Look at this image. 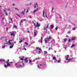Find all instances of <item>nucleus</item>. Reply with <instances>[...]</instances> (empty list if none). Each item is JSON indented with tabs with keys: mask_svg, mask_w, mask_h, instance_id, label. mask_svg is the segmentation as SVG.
Returning a JSON list of instances; mask_svg holds the SVG:
<instances>
[{
	"mask_svg": "<svg viewBox=\"0 0 77 77\" xmlns=\"http://www.w3.org/2000/svg\"><path fill=\"white\" fill-rule=\"evenodd\" d=\"M9 24H10V23H11V22L9 21Z\"/></svg>",
	"mask_w": 77,
	"mask_h": 77,
	"instance_id": "nucleus-61",
	"label": "nucleus"
},
{
	"mask_svg": "<svg viewBox=\"0 0 77 77\" xmlns=\"http://www.w3.org/2000/svg\"><path fill=\"white\" fill-rule=\"evenodd\" d=\"M68 42H71V39H69Z\"/></svg>",
	"mask_w": 77,
	"mask_h": 77,
	"instance_id": "nucleus-24",
	"label": "nucleus"
},
{
	"mask_svg": "<svg viewBox=\"0 0 77 77\" xmlns=\"http://www.w3.org/2000/svg\"><path fill=\"white\" fill-rule=\"evenodd\" d=\"M14 28H15V29H17V26L14 25H13V29H14Z\"/></svg>",
	"mask_w": 77,
	"mask_h": 77,
	"instance_id": "nucleus-8",
	"label": "nucleus"
},
{
	"mask_svg": "<svg viewBox=\"0 0 77 77\" xmlns=\"http://www.w3.org/2000/svg\"><path fill=\"white\" fill-rule=\"evenodd\" d=\"M38 11V9H37V10H34L33 12V13H34V14H35V12H36V11Z\"/></svg>",
	"mask_w": 77,
	"mask_h": 77,
	"instance_id": "nucleus-11",
	"label": "nucleus"
},
{
	"mask_svg": "<svg viewBox=\"0 0 77 77\" xmlns=\"http://www.w3.org/2000/svg\"><path fill=\"white\" fill-rule=\"evenodd\" d=\"M7 66H9L11 65V64H10L9 63H8V64H7Z\"/></svg>",
	"mask_w": 77,
	"mask_h": 77,
	"instance_id": "nucleus-20",
	"label": "nucleus"
},
{
	"mask_svg": "<svg viewBox=\"0 0 77 77\" xmlns=\"http://www.w3.org/2000/svg\"><path fill=\"white\" fill-rule=\"evenodd\" d=\"M42 39H43V38H42V37H41V39H40L42 41Z\"/></svg>",
	"mask_w": 77,
	"mask_h": 77,
	"instance_id": "nucleus-38",
	"label": "nucleus"
},
{
	"mask_svg": "<svg viewBox=\"0 0 77 77\" xmlns=\"http://www.w3.org/2000/svg\"><path fill=\"white\" fill-rule=\"evenodd\" d=\"M0 62H3V60H0Z\"/></svg>",
	"mask_w": 77,
	"mask_h": 77,
	"instance_id": "nucleus-41",
	"label": "nucleus"
},
{
	"mask_svg": "<svg viewBox=\"0 0 77 77\" xmlns=\"http://www.w3.org/2000/svg\"><path fill=\"white\" fill-rule=\"evenodd\" d=\"M57 29H58V28H57V27L55 28V30H57Z\"/></svg>",
	"mask_w": 77,
	"mask_h": 77,
	"instance_id": "nucleus-47",
	"label": "nucleus"
},
{
	"mask_svg": "<svg viewBox=\"0 0 77 77\" xmlns=\"http://www.w3.org/2000/svg\"><path fill=\"white\" fill-rule=\"evenodd\" d=\"M64 48H65V50H66V47L65 46V47H64Z\"/></svg>",
	"mask_w": 77,
	"mask_h": 77,
	"instance_id": "nucleus-37",
	"label": "nucleus"
},
{
	"mask_svg": "<svg viewBox=\"0 0 77 77\" xmlns=\"http://www.w3.org/2000/svg\"><path fill=\"white\" fill-rule=\"evenodd\" d=\"M5 14L6 16H8V13H7L5 12Z\"/></svg>",
	"mask_w": 77,
	"mask_h": 77,
	"instance_id": "nucleus-26",
	"label": "nucleus"
},
{
	"mask_svg": "<svg viewBox=\"0 0 77 77\" xmlns=\"http://www.w3.org/2000/svg\"><path fill=\"white\" fill-rule=\"evenodd\" d=\"M8 43H9H9H11V42H10V40H9L8 41Z\"/></svg>",
	"mask_w": 77,
	"mask_h": 77,
	"instance_id": "nucleus-45",
	"label": "nucleus"
},
{
	"mask_svg": "<svg viewBox=\"0 0 77 77\" xmlns=\"http://www.w3.org/2000/svg\"><path fill=\"white\" fill-rule=\"evenodd\" d=\"M76 29V28L75 27H74L72 28L73 30H75Z\"/></svg>",
	"mask_w": 77,
	"mask_h": 77,
	"instance_id": "nucleus-19",
	"label": "nucleus"
},
{
	"mask_svg": "<svg viewBox=\"0 0 77 77\" xmlns=\"http://www.w3.org/2000/svg\"><path fill=\"white\" fill-rule=\"evenodd\" d=\"M68 33H70V32L68 31Z\"/></svg>",
	"mask_w": 77,
	"mask_h": 77,
	"instance_id": "nucleus-55",
	"label": "nucleus"
},
{
	"mask_svg": "<svg viewBox=\"0 0 77 77\" xmlns=\"http://www.w3.org/2000/svg\"><path fill=\"white\" fill-rule=\"evenodd\" d=\"M29 12V11L28 10H27L26 11V12L27 13V12Z\"/></svg>",
	"mask_w": 77,
	"mask_h": 77,
	"instance_id": "nucleus-56",
	"label": "nucleus"
},
{
	"mask_svg": "<svg viewBox=\"0 0 77 77\" xmlns=\"http://www.w3.org/2000/svg\"><path fill=\"white\" fill-rule=\"evenodd\" d=\"M72 59L69 58V59H68V60H69V61H71V60H72Z\"/></svg>",
	"mask_w": 77,
	"mask_h": 77,
	"instance_id": "nucleus-18",
	"label": "nucleus"
},
{
	"mask_svg": "<svg viewBox=\"0 0 77 77\" xmlns=\"http://www.w3.org/2000/svg\"><path fill=\"white\" fill-rule=\"evenodd\" d=\"M5 67H6V68H8V66H7V65H5Z\"/></svg>",
	"mask_w": 77,
	"mask_h": 77,
	"instance_id": "nucleus-34",
	"label": "nucleus"
},
{
	"mask_svg": "<svg viewBox=\"0 0 77 77\" xmlns=\"http://www.w3.org/2000/svg\"><path fill=\"white\" fill-rule=\"evenodd\" d=\"M8 44V43H6V44H4V45H6V44Z\"/></svg>",
	"mask_w": 77,
	"mask_h": 77,
	"instance_id": "nucleus-53",
	"label": "nucleus"
},
{
	"mask_svg": "<svg viewBox=\"0 0 77 77\" xmlns=\"http://www.w3.org/2000/svg\"><path fill=\"white\" fill-rule=\"evenodd\" d=\"M13 6H15V4H13Z\"/></svg>",
	"mask_w": 77,
	"mask_h": 77,
	"instance_id": "nucleus-63",
	"label": "nucleus"
},
{
	"mask_svg": "<svg viewBox=\"0 0 77 77\" xmlns=\"http://www.w3.org/2000/svg\"><path fill=\"white\" fill-rule=\"evenodd\" d=\"M25 11H26V9H24V12H25Z\"/></svg>",
	"mask_w": 77,
	"mask_h": 77,
	"instance_id": "nucleus-64",
	"label": "nucleus"
},
{
	"mask_svg": "<svg viewBox=\"0 0 77 77\" xmlns=\"http://www.w3.org/2000/svg\"><path fill=\"white\" fill-rule=\"evenodd\" d=\"M58 63H60V60H59L57 61Z\"/></svg>",
	"mask_w": 77,
	"mask_h": 77,
	"instance_id": "nucleus-33",
	"label": "nucleus"
},
{
	"mask_svg": "<svg viewBox=\"0 0 77 77\" xmlns=\"http://www.w3.org/2000/svg\"><path fill=\"white\" fill-rule=\"evenodd\" d=\"M36 5H37V7H38V3L37 2L36 3Z\"/></svg>",
	"mask_w": 77,
	"mask_h": 77,
	"instance_id": "nucleus-40",
	"label": "nucleus"
},
{
	"mask_svg": "<svg viewBox=\"0 0 77 77\" xmlns=\"http://www.w3.org/2000/svg\"><path fill=\"white\" fill-rule=\"evenodd\" d=\"M34 36H35L36 35V32H34Z\"/></svg>",
	"mask_w": 77,
	"mask_h": 77,
	"instance_id": "nucleus-22",
	"label": "nucleus"
},
{
	"mask_svg": "<svg viewBox=\"0 0 77 77\" xmlns=\"http://www.w3.org/2000/svg\"><path fill=\"white\" fill-rule=\"evenodd\" d=\"M14 47V42L13 43V44L12 45H11L10 47V48H13Z\"/></svg>",
	"mask_w": 77,
	"mask_h": 77,
	"instance_id": "nucleus-3",
	"label": "nucleus"
},
{
	"mask_svg": "<svg viewBox=\"0 0 77 77\" xmlns=\"http://www.w3.org/2000/svg\"><path fill=\"white\" fill-rule=\"evenodd\" d=\"M51 29H53V28H54V26L53 25H51Z\"/></svg>",
	"mask_w": 77,
	"mask_h": 77,
	"instance_id": "nucleus-14",
	"label": "nucleus"
},
{
	"mask_svg": "<svg viewBox=\"0 0 77 77\" xmlns=\"http://www.w3.org/2000/svg\"><path fill=\"white\" fill-rule=\"evenodd\" d=\"M33 24L34 26H36V24H35V23L33 22Z\"/></svg>",
	"mask_w": 77,
	"mask_h": 77,
	"instance_id": "nucleus-44",
	"label": "nucleus"
},
{
	"mask_svg": "<svg viewBox=\"0 0 77 77\" xmlns=\"http://www.w3.org/2000/svg\"><path fill=\"white\" fill-rule=\"evenodd\" d=\"M6 63H7V64H8V63H8V62H6Z\"/></svg>",
	"mask_w": 77,
	"mask_h": 77,
	"instance_id": "nucleus-57",
	"label": "nucleus"
},
{
	"mask_svg": "<svg viewBox=\"0 0 77 77\" xmlns=\"http://www.w3.org/2000/svg\"><path fill=\"white\" fill-rule=\"evenodd\" d=\"M44 10H43V17H45V15H44V14H45V12H44Z\"/></svg>",
	"mask_w": 77,
	"mask_h": 77,
	"instance_id": "nucleus-16",
	"label": "nucleus"
},
{
	"mask_svg": "<svg viewBox=\"0 0 77 77\" xmlns=\"http://www.w3.org/2000/svg\"><path fill=\"white\" fill-rule=\"evenodd\" d=\"M5 45H4V46H3V47H2V48H5Z\"/></svg>",
	"mask_w": 77,
	"mask_h": 77,
	"instance_id": "nucleus-46",
	"label": "nucleus"
},
{
	"mask_svg": "<svg viewBox=\"0 0 77 77\" xmlns=\"http://www.w3.org/2000/svg\"><path fill=\"white\" fill-rule=\"evenodd\" d=\"M45 43H48V41H47V40H45Z\"/></svg>",
	"mask_w": 77,
	"mask_h": 77,
	"instance_id": "nucleus-12",
	"label": "nucleus"
},
{
	"mask_svg": "<svg viewBox=\"0 0 77 77\" xmlns=\"http://www.w3.org/2000/svg\"><path fill=\"white\" fill-rule=\"evenodd\" d=\"M49 25V24H48L47 25L46 27V28H45V30L46 29H48V25Z\"/></svg>",
	"mask_w": 77,
	"mask_h": 77,
	"instance_id": "nucleus-7",
	"label": "nucleus"
},
{
	"mask_svg": "<svg viewBox=\"0 0 77 77\" xmlns=\"http://www.w3.org/2000/svg\"><path fill=\"white\" fill-rule=\"evenodd\" d=\"M37 25H36L35 26V28H36L37 27H39L40 26V24L38 23V22H37L36 23Z\"/></svg>",
	"mask_w": 77,
	"mask_h": 77,
	"instance_id": "nucleus-1",
	"label": "nucleus"
},
{
	"mask_svg": "<svg viewBox=\"0 0 77 77\" xmlns=\"http://www.w3.org/2000/svg\"><path fill=\"white\" fill-rule=\"evenodd\" d=\"M36 49H37V50H40L41 51H42V50L41 49L37 47L36 48Z\"/></svg>",
	"mask_w": 77,
	"mask_h": 77,
	"instance_id": "nucleus-4",
	"label": "nucleus"
},
{
	"mask_svg": "<svg viewBox=\"0 0 77 77\" xmlns=\"http://www.w3.org/2000/svg\"><path fill=\"white\" fill-rule=\"evenodd\" d=\"M25 61V62H26V63H27V62H28V61H29V60H26Z\"/></svg>",
	"mask_w": 77,
	"mask_h": 77,
	"instance_id": "nucleus-49",
	"label": "nucleus"
},
{
	"mask_svg": "<svg viewBox=\"0 0 77 77\" xmlns=\"http://www.w3.org/2000/svg\"><path fill=\"white\" fill-rule=\"evenodd\" d=\"M10 19L11 20V22H13V21L12 20V18H11Z\"/></svg>",
	"mask_w": 77,
	"mask_h": 77,
	"instance_id": "nucleus-42",
	"label": "nucleus"
},
{
	"mask_svg": "<svg viewBox=\"0 0 77 77\" xmlns=\"http://www.w3.org/2000/svg\"><path fill=\"white\" fill-rule=\"evenodd\" d=\"M66 37H67L68 38V35H66Z\"/></svg>",
	"mask_w": 77,
	"mask_h": 77,
	"instance_id": "nucleus-62",
	"label": "nucleus"
},
{
	"mask_svg": "<svg viewBox=\"0 0 77 77\" xmlns=\"http://www.w3.org/2000/svg\"><path fill=\"white\" fill-rule=\"evenodd\" d=\"M53 57V59H52L53 60H56V61H57V60L56 59V57Z\"/></svg>",
	"mask_w": 77,
	"mask_h": 77,
	"instance_id": "nucleus-9",
	"label": "nucleus"
},
{
	"mask_svg": "<svg viewBox=\"0 0 77 77\" xmlns=\"http://www.w3.org/2000/svg\"><path fill=\"white\" fill-rule=\"evenodd\" d=\"M23 66H24V65L23 64V66H22L21 65H20L19 66V68H21L22 67H23Z\"/></svg>",
	"mask_w": 77,
	"mask_h": 77,
	"instance_id": "nucleus-10",
	"label": "nucleus"
},
{
	"mask_svg": "<svg viewBox=\"0 0 77 77\" xmlns=\"http://www.w3.org/2000/svg\"><path fill=\"white\" fill-rule=\"evenodd\" d=\"M29 63H30V62H32V60H29Z\"/></svg>",
	"mask_w": 77,
	"mask_h": 77,
	"instance_id": "nucleus-43",
	"label": "nucleus"
},
{
	"mask_svg": "<svg viewBox=\"0 0 77 77\" xmlns=\"http://www.w3.org/2000/svg\"><path fill=\"white\" fill-rule=\"evenodd\" d=\"M23 49H24V50H26V48H25V47H24V46L23 47Z\"/></svg>",
	"mask_w": 77,
	"mask_h": 77,
	"instance_id": "nucleus-29",
	"label": "nucleus"
},
{
	"mask_svg": "<svg viewBox=\"0 0 77 77\" xmlns=\"http://www.w3.org/2000/svg\"><path fill=\"white\" fill-rule=\"evenodd\" d=\"M10 63H14V62H11Z\"/></svg>",
	"mask_w": 77,
	"mask_h": 77,
	"instance_id": "nucleus-60",
	"label": "nucleus"
},
{
	"mask_svg": "<svg viewBox=\"0 0 77 77\" xmlns=\"http://www.w3.org/2000/svg\"><path fill=\"white\" fill-rule=\"evenodd\" d=\"M52 38V37L51 36H49L48 37H47L46 38V39H47L48 40H49V39H51Z\"/></svg>",
	"mask_w": 77,
	"mask_h": 77,
	"instance_id": "nucleus-2",
	"label": "nucleus"
},
{
	"mask_svg": "<svg viewBox=\"0 0 77 77\" xmlns=\"http://www.w3.org/2000/svg\"><path fill=\"white\" fill-rule=\"evenodd\" d=\"M38 54H41V51H38Z\"/></svg>",
	"mask_w": 77,
	"mask_h": 77,
	"instance_id": "nucleus-36",
	"label": "nucleus"
},
{
	"mask_svg": "<svg viewBox=\"0 0 77 77\" xmlns=\"http://www.w3.org/2000/svg\"><path fill=\"white\" fill-rule=\"evenodd\" d=\"M10 35L11 36H14V37H15V33H11L10 34Z\"/></svg>",
	"mask_w": 77,
	"mask_h": 77,
	"instance_id": "nucleus-6",
	"label": "nucleus"
},
{
	"mask_svg": "<svg viewBox=\"0 0 77 77\" xmlns=\"http://www.w3.org/2000/svg\"><path fill=\"white\" fill-rule=\"evenodd\" d=\"M22 20L23 21H27V20H26V19H23Z\"/></svg>",
	"mask_w": 77,
	"mask_h": 77,
	"instance_id": "nucleus-32",
	"label": "nucleus"
},
{
	"mask_svg": "<svg viewBox=\"0 0 77 77\" xmlns=\"http://www.w3.org/2000/svg\"><path fill=\"white\" fill-rule=\"evenodd\" d=\"M6 30H8V28H6Z\"/></svg>",
	"mask_w": 77,
	"mask_h": 77,
	"instance_id": "nucleus-59",
	"label": "nucleus"
},
{
	"mask_svg": "<svg viewBox=\"0 0 77 77\" xmlns=\"http://www.w3.org/2000/svg\"><path fill=\"white\" fill-rule=\"evenodd\" d=\"M21 14H23L24 15V11H23L22 12H21Z\"/></svg>",
	"mask_w": 77,
	"mask_h": 77,
	"instance_id": "nucleus-27",
	"label": "nucleus"
},
{
	"mask_svg": "<svg viewBox=\"0 0 77 77\" xmlns=\"http://www.w3.org/2000/svg\"><path fill=\"white\" fill-rule=\"evenodd\" d=\"M52 50V48H48V50Z\"/></svg>",
	"mask_w": 77,
	"mask_h": 77,
	"instance_id": "nucleus-30",
	"label": "nucleus"
},
{
	"mask_svg": "<svg viewBox=\"0 0 77 77\" xmlns=\"http://www.w3.org/2000/svg\"><path fill=\"white\" fill-rule=\"evenodd\" d=\"M45 17H46V18H48V17H47V15L46 14V16H45Z\"/></svg>",
	"mask_w": 77,
	"mask_h": 77,
	"instance_id": "nucleus-50",
	"label": "nucleus"
},
{
	"mask_svg": "<svg viewBox=\"0 0 77 77\" xmlns=\"http://www.w3.org/2000/svg\"><path fill=\"white\" fill-rule=\"evenodd\" d=\"M63 40L64 42H66V41L67 40V38H65L63 39Z\"/></svg>",
	"mask_w": 77,
	"mask_h": 77,
	"instance_id": "nucleus-15",
	"label": "nucleus"
},
{
	"mask_svg": "<svg viewBox=\"0 0 77 77\" xmlns=\"http://www.w3.org/2000/svg\"><path fill=\"white\" fill-rule=\"evenodd\" d=\"M38 68H40V67H39V66H38Z\"/></svg>",
	"mask_w": 77,
	"mask_h": 77,
	"instance_id": "nucleus-51",
	"label": "nucleus"
},
{
	"mask_svg": "<svg viewBox=\"0 0 77 77\" xmlns=\"http://www.w3.org/2000/svg\"><path fill=\"white\" fill-rule=\"evenodd\" d=\"M75 38L74 37L72 38V41H74V40H75Z\"/></svg>",
	"mask_w": 77,
	"mask_h": 77,
	"instance_id": "nucleus-13",
	"label": "nucleus"
},
{
	"mask_svg": "<svg viewBox=\"0 0 77 77\" xmlns=\"http://www.w3.org/2000/svg\"><path fill=\"white\" fill-rule=\"evenodd\" d=\"M73 47H75V45H74V44H72V46H71V48H72Z\"/></svg>",
	"mask_w": 77,
	"mask_h": 77,
	"instance_id": "nucleus-17",
	"label": "nucleus"
},
{
	"mask_svg": "<svg viewBox=\"0 0 77 77\" xmlns=\"http://www.w3.org/2000/svg\"><path fill=\"white\" fill-rule=\"evenodd\" d=\"M44 52L45 54H47V51H44Z\"/></svg>",
	"mask_w": 77,
	"mask_h": 77,
	"instance_id": "nucleus-25",
	"label": "nucleus"
},
{
	"mask_svg": "<svg viewBox=\"0 0 77 77\" xmlns=\"http://www.w3.org/2000/svg\"><path fill=\"white\" fill-rule=\"evenodd\" d=\"M9 45H12V43H9Z\"/></svg>",
	"mask_w": 77,
	"mask_h": 77,
	"instance_id": "nucleus-52",
	"label": "nucleus"
},
{
	"mask_svg": "<svg viewBox=\"0 0 77 77\" xmlns=\"http://www.w3.org/2000/svg\"><path fill=\"white\" fill-rule=\"evenodd\" d=\"M15 9H16V10H17V11H19V9H18L17 8H15Z\"/></svg>",
	"mask_w": 77,
	"mask_h": 77,
	"instance_id": "nucleus-28",
	"label": "nucleus"
},
{
	"mask_svg": "<svg viewBox=\"0 0 77 77\" xmlns=\"http://www.w3.org/2000/svg\"><path fill=\"white\" fill-rule=\"evenodd\" d=\"M20 60H24V58H21Z\"/></svg>",
	"mask_w": 77,
	"mask_h": 77,
	"instance_id": "nucleus-21",
	"label": "nucleus"
},
{
	"mask_svg": "<svg viewBox=\"0 0 77 77\" xmlns=\"http://www.w3.org/2000/svg\"><path fill=\"white\" fill-rule=\"evenodd\" d=\"M25 44H26V45H29V44H28L27 42H25Z\"/></svg>",
	"mask_w": 77,
	"mask_h": 77,
	"instance_id": "nucleus-48",
	"label": "nucleus"
},
{
	"mask_svg": "<svg viewBox=\"0 0 77 77\" xmlns=\"http://www.w3.org/2000/svg\"><path fill=\"white\" fill-rule=\"evenodd\" d=\"M4 12H5H5H6V10H4Z\"/></svg>",
	"mask_w": 77,
	"mask_h": 77,
	"instance_id": "nucleus-58",
	"label": "nucleus"
},
{
	"mask_svg": "<svg viewBox=\"0 0 77 77\" xmlns=\"http://www.w3.org/2000/svg\"><path fill=\"white\" fill-rule=\"evenodd\" d=\"M23 20H21L20 21V22L21 23H23Z\"/></svg>",
	"mask_w": 77,
	"mask_h": 77,
	"instance_id": "nucleus-31",
	"label": "nucleus"
},
{
	"mask_svg": "<svg viewBox=\"0 0 77 77\" xmlns=\"http://www.w3.org/2000/svg\"><path fill=\"white\" fill-rule=\"evenodd\" d=\"M67 57L66 58V60H68V59H68L69 57V55H67Z\"/></svg>",
	"mask_w": 77,
	"mask_h": 77,
	"instance_id": "nucleus-5",
	"label": "nucleus"
},
{
	"mask_svg": "<svg viewBox=\"0 0 77 77\" xmlns=\"http://www.w3.org/2000/svg\"><path fill=\"white\" fill-rule=\"evenodd\" d=\"M23 42V40H20L19 41L20 43H21V42Z\"/></svg>",
	"mask_w": 77,
	"mask_h": 77,
	"instance_id": "nucleus-23",
	"label": "nucleus"
},
{
	"mask_svg": "<svg viewBox=\"0 0 77 77\" xmlns=\"http://www.w3.org/2000/svg\"><path fill=\"white\" fill-rule=\"evenodd\" d=\"M2 62H5V60H3Z\"/></svg>",
	"mask_w": 77,
	"mask_h": 77,
	"instance_id": "nucleus-35",
	"label": "nucleus"
},
{
	"mask_svg": "<svg viewBox=\"0 0 77 77\" xmlns=\"http://www.w3.org/2000/svg\"><path fill=\"white\" fill-rule=\"evenodd\" d=\"M41 43H42V40H41Z\"/></svg>",
	"mask_w": 77,
	"mask_h": 77,
	"instance_id": "nucleus-54",
	"label": "nucleus"
},
{
	"mask_svg": "<svg viewBox=\"0 0 77 77\" xmlns=\"http://www.w3.org/2000/svg\"><path fill=\"white\" fill-rule=\"evenodd\" d=\"M26 60H27V58H25V59H24V60L25 61H26Z\"/></svg>",
	"mask_w": 77,
	"mask_h": 77,
	"instance_id": "nucleus-39",
	"label": "nucleus"
}]
</instances>
